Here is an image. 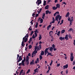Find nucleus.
I'll return each instance as SVG.
<instances>
[{"instance_id":"obj_1","label":"nucleus","mask_w":75,"mask_h":75,"mask_svg":"<svg viewBox=\"0 0 75 75\" xmlns=\"http://www.w3.org/2000/svg\"><path fill=\"white\" fill-rule=\"evenodd\" d=\"M17 61H18L19 59L20 61H21L23 59L22 58V56H19V55L18 54H17V57L16 58Z\"/></svg>"},{"instance_id":"obj_2","label":"nucleus","mask_w":75,"mask_h":75,"mask_svg":"<svg viewBox=\"0 0 75 75\" xmlns=\"http://www.w3.org/2000/svg\"><path fill=\"white\" fill-rule=\"evenodd\" d=\"M28 40V38H25V37H24L23 38L22 41L24 42L25 43L26 42H27Z\"/></svg>"},{"instance_id":"obj_3","label":"nucleus","mask_w":75,"mask_h":75,"mask_svg":"<svg viewBox=\"0 0 75 75\" xmlns=\"http://www.w3.org/2000/svg\"><path fill=\"white\" fill-rule=\"evenodd\" d=\"M37 53V51H34V52H33V53L32 54V57H34V56H35V54Z\"/></svg>"},{"instance_id":"obj_4","label":"nucleus","mask_w":75,"mask_h":75,"mask_svg":"<svg viewBox=\"0 0 75 75\" xmlns=\"http://www.w3.org/2000/svg\"><path fill=\"white\" fill-rule=\"evenodd\" d=\"M61 17V19L62 18V16H60V15L59 14L57 15L55 17V18L57 19H59V18Z\"/></svg>"},{"instance_id":"obj_5","label":"nucleus","mask_w":75,"mask_h":75,"mask_svg":"<svg viewBox=\"0 0 75 75\" xmlns=\"http://www.w3.org/2000/svg\"><path fill=\"white\" fill-rule=\"evenodd\" d=\"M41 0H38V6L40 4H41Z\"/></svg>"},{"instance_id":"obj_6","label":"nucleus","mask_w":75,"mask_h":75,"mask_svg":"<svg viewBox=\"0 0 75 75\" xmlns=\"http://www.w3.org/2000/svg\"><path fill=\"white\" fill-rule=\"evenodd\" d=\"M68 65L67 64L63 66V69L68 68Z\"/></svg>"},{"instance_id":"obj_7","label":"nucleus","mask_w":75,"mask_h":75,"mask_svg":"<svg viewBox=\"0 0 75 75\" xmlns=\"http://www.w3.org/2000/svg\"><path fill=\"white\" fill-rule=\"evenodd\" d=\"M70 14V13H69V12H67V13L66 14V15L65 16L66 18H67V17H69V16Z\"/></svg>"},{"instance_id":"obj_8","label":"nucleus","mask_w":75,"mask_h":75,"mask_svg":"<svg viewBox=\"0 0 75 75\" xmlns=\"http://www.w3.org/2000/svg\"><path fill=\"white\" fill-rule=\"evenodd\" d=\"M59 39L61 41H62V40H65V38L64 37H61L59 38Z\"/></svg>"},{"instance_id":"obj_9","label":"nucleus","mask_w":75,"mask_h":75,"mask_svg":"<svg viewBox=\"0 0 75 75\" xmlns=\"http://www.w3.org/2000/svg\"><path fill=\"white\" fill-rule=\"evenodd\" d=\"M68 35H65V39L66 40H68Z\"/></svg>"},{"instance_id":"obj_10","label":"nucleus","mask_w":75,"mask_h":75,"mask_svg":"<svg viewBox=\"0 0 75 75\" xmlns=\"http://www.w3.org/2000/svg\"><path fill=\"white\" fill-rule=\"evenodd\" d=\"M50 47H49L48 48H46L45 49V52H48V49H50Z\"/></svg>"},{"instance_id":"obj_11","label":"nucleus","mask_w":75,"mask_h":75,"mask_svg":"<svg viewBox=\"0 0 75 75\" xmlns=\"http://www.w3.org/2000/svg\"><path fill=\"white\" fill-rule=\"evenodd\" d=\"M34 60H33L32 61L30 62V65H34Z\"/></svg>"},{"instance_id":"obj_12","label":"nucleus","mask_w":75,"mask_h":75,"mask_svg":"<svg viewBox=\"0 0 75 75\" xmlns=\"http://www.w3.org/2000/svg\"><path fill=\"white\" fill-rule=\"evenodd\" d=\"M59 12L58 11H57L56 12V13H54V16H56L57 14H59Z\"/></svg>"},{"instance_id":"obj_13","label":"nucleus","mask_w":75,"mask_h":75,"mask_svg":"<svg viewBox=\"0 0 75 75\" xmlns=\"http://www.w3.org/2000/svg\"><path fill=\"white\" fill-rule=\"evenodd\" d=\"M49 50H50V51L52 52V51H53V48L52 47H51L50 48Z\"/></svg>"},{"instance_id":"obj_14","label":"nucleus","mask_w":75,"mask_h":75,"mask_svg":"<svg viewBox=\"0 0 75 75\" xmlns=\"http://www.w3.org/2000/svg\"><path fill=\"white\" fill-rule=\"evenodd\" d=\"M24 42L22 41V42L21 45L23 47H24V45H25V44H24Z\"/></svg>"},{"instance_id":"obj_15","label":"nucleus","mask_w":75,"mask_h":75,"mask_svg":"<svg viewBox=\"0 0 75 75\" xmlns=\"http://www.w3.org/2000/svg\"><path fill=\"white\" fill-rule=\"evenodd\" d=\"M56 7H57V8H60V5H59V4H57L56 5Z\"/></svg>"},{"instance_id":"obj_16","label":"nucleus","mask_w":75,"mask_h":75,"mask_svg":"<svg viewBox=\"0 0 75 75\" xmlns=\"http://www.w3.org/2000/svg\"><path fill=\"white\" fill-rule=\"evenodd\" d=\"M28 60H29V57L27 56H26V61H28Z\"/></svg>"},{"instance_id":"obj_17","label":"nucleus","mask_w":75,"mask_h":75,"mask_svg":"<svg viewBox=\"0 0 75 75\" xmlns=\"http://www.w3.org/2000/svg\"><path fill=\"white\" fill-rule=\"evenodd\" d=\"M40 55H44V51H42Z\"/></svg>"},{"instance_id":"obj_18","label":"nucleus","mask_w":75,"mask_h":75,"mask_svg":"<svg viewBox=\"0 0 75 75\" xmlns=\"http://www.w3.org/2000/svg\"><path fill=\"white\" fill-rule=\"evenodd\" d=\"M28 37H29V35H28V34L27 33L26 34V35L24 37H25V38L27 37V38H28Z\"/></svg>"},{"instance_id":"obj_19","label":"nucleus","mask_w":75,"mask_h":75,"mask_svg":"<svg viewBox=\"0 0 75 75\" xmlns=\"http://www.w3.org/2000/svg\"><path fill=\"white\" fill-rule=\"evenodd\" d=\"M61 16L59 17V21L58 22V24H59V23H60V21H61Z\"/></svg>"},{"instance_id":"obj_20","label":"nucleus","mask_w":75,"mask_h":75,"mask_svg":"<svg viewBox=\"0 0 75 75\" xmlns=\"http://www.w3.org/2000/svg\"><path fill=\"white\" fill-rule=\"evenodd\" d=\"M21 60H20V59H19L18 61H17L16 63L17 64V65H18V62H20V61H21Z\"/></svg>"},{"instance_id":"obj_21","label":"nucleus","mask_w":75,"mask_h":75,"mask_svg":"<svg viewBox=\"0 0 75 75\" xmlns=\"http://www.w3.org/2000/svg\"><path fill=\"white\" fill-rule=\"evenodd\" d=\"M70 59L71 61H73L74 60V57H70Z\"/></svg>"},{"instance_id":"obj_22","label":"nucleus","mask_w":75,"mask_h":75,"mask_svg":"<svg viewBox=\"0 0 75 75\" xmlns=\"http://www.w3.org/2000/svg\"><path fill=\"white\" fill-rule=\"evenodd\" d=\"M52 9L54 10H57V7H55V6H54L52 7Z\"/></svg>"},{"instance_id":"obj_23","label":"nucleus","mask_w":75,"mask_h":75,"mask_svg":"<svg viewBox=\"0 0 75 75\" xmlns=\"http://www.w3.org/2000/svg\"><path fill=\"white\" fill-rule=\"evenodd\" d=\"M39 40H41V38H42V35H39Z\"/></svg>"},{"instance_id":"obj_24","label":"nucleus","mask_w":75,"mask_h":75,"mask_svg":"<svg viewBox=\"0 0 75 75\" xmlns=\"http://www.w3.org/2000/svg\"><path fill=\"white\" fill-rule=\"evenodd\" d=\"M48 55H50V56H53V55H52L51 53L50 52H48V54H47V56Z\"/></svg>"},{"instance_id":"obj_25","label":"nucleus","mask_w":75,"mask_h":75,"mask_svg":"<svg viewBox=\"0 0 75 75\" xmlns=\"http://www.w3.org/2000/svg\"><path fill=\"white\" fill-rule=\"evenodd\" d=\"M68 36L69 38H70V39H72V37L71 36V35L70 34H69Z\"/></svg>"},{"instance_id":"obj_26","label":"nucleus","mask_w":75,"mask_h":75,"mask_svg":"<svg viewBox=\"0 0 75 75\" xmlns=\"http://www.w3.org/2000/svg\"><path fill=\"white\" fill-rule=\"evenodd\" d=\"M61 33V32L60 31H59L57 33V35L58 36H59V35H60V33Z\"/></svg>"},{"instance_id":"obj_27","label":"nucleus","mask_w":75,"mask_h":75,"mask_svg":"<svg viewBox=\"0 0 75 75\" xmlns=\"http://www.w3.org/2000/svg\"><path fill=\"white\" fill-rule=\"evenodd\" d=\"M46 1L44 0V2H43V6H45V5H46Z\"/></svg>"},{"instance_id":"obj_28","label":"nucleus","mask_w":75,"mask_h":75,"mask_svg":"<svg viewBox=\"0 0 75 75\" xmlns=\"http://www.w3.org/2000/svg\"><path fill=\"white\" fill-rule=\"evenodd\" d=\"M40 23H42V22H43V19H41L40 21Z\"/></svg>"},{"instance_id":"obj_29","label":"nucleus","mask_w":75,"mask_h":75,"mask_svg":"<svg viewBox=\"0 0 75 75\" xmlns=\"http://www.w3.org/2000/svg\"><path fill=\"white\" fill-rule=\"evenodd\" d=\"M38 22H36V24L35 26V28H37V27H38Z\"/></svg>"},{"instance_id":"obj_30","label":"nucleus","mask_w":75,"mask_h":75,"mask_svg":"<svg viewBox=\"0 0 75 75\" xmlns=\"http://www.w3.org/2000/svg\"><path fill=\"white\" fill-rule=\"evenodd\" d=\"M34 32H35V33H39V32L37 30H36L35 31H34Z\"/></svg>"},{"instance_id":"obj_31","label":"nucleus","mask_w":75,"mask_h":75,"mask_svg":"<svg viewBox=\"0 0 75 75\" xmlns=\"http://www.w3.org/2000/svg\"><path fill=\"white\" fill-rule=\"evenodd\" d=\"M65 30H63L61 31L62 34V33H65Z\"/></svg>"},{"instance_id":"obj_32","label":"nucleus","mask_w":75,"mask_h":75,"mask_svg":"<svg viewBox=\"0 0 75 75\" xmlns=\"http://www.w3.org/2000/svg\"><path fill=\"white\" fill-rule=\"evenodd\" d=\"M40 60H41V59H42V56L41 55H40Z\"/></svg>"},{"instance_id":"obj_33","label":"nucleus","mask_w":75,"mask_h":75,"mask_svg":"<svg viewBox=\"0 0 75 75\" xmlns=\"http://www.w3.org/2000/svg\"><path fill=\"white\" fill-rule=\"evenodd\" d=\"M48 7H49V5H47L45 7V9H48Z\"/></svg>"},{"instance_id":"obj_34","label":"nucleus","mask_w":75,"mask_h":75,"mask_svg":"<svg viewBox=\"0 0 75 75\" xmlns=\"http://www.w3.org/2000/svg\"><path fill=\"white\" fill-rule=\"evenodd\" d=\"M34 71L35 72H38V70L36 69L34 70Z\"/></svg>"},{"instance_id":"obj_35","label":"nucleus","mask_w":75,"mask_h":75,"mask_svg":"<svg viewBox=\"0 0 75 75\" xmlns=\"http://www.w3.org/2000/svg\"><path fill=\"white\" fill-rule=\"evenodd\" d=\"M29 49H31L32 48V45H30L29 46Z\"/></svg>"},{"instance_id":"obj_36","label":"nucleus","mask_w":75,"mask_h":75,"mask_svg":"<svg viewBox=\"0 0 75 75\" xmlns=\"http://www.w3.org/2000/svg\"><path fill=\"white\" fill-rule=\"evenodd\" d=\"M48 13H49V11L47 10L46 11V14H48Z\"/></svg>"},{"instance_id":"obj_37","label":"nucleus","mask_w":75,"mask_h":75,"mask_svg":"<svg viewBox=\"0 0 75 75\" xmlns=\"http://www.w3.org/2000/svg\"><path fill=\"white\" fill-rule=\"evenodd\" d=\"M73 30V29L72 28H70L69 29V30L68 31H72Z\"/></svg>"},{"instance_id":"obj_38","label":"nucleus","mask_w":75,"mask_h":75,"mask_svg":"<svg viewBox=\"0 0 75 75\" xmlns=\"http://www.w3.org/2000/svg\"><path fill=\"white\" fill-rule=\"evenodd\" d=\"M52 62H53V61L52 60H51V63L50 64V66H51V65H52Z\"/></svg>"},{"instance_id":"obj_39","label":"nucleus","mask_w":75,"mask_h":75,"mask_svg":"<svg viewBox=\"0 0 75 75\" xmlns=\"http://www.w3.org/2000/svg\"><path fill=\"white\" fill-rule=\"evenodd\" d=\"M52 47L53 48H55V45H54V44H53L52 45Z\"/></svg>"},{"instance_id":"obj_40","label":"nucleus","mask_w":75,"mask_h":75,"mask_svg":"<svg viewBox=\"0 0 75 75\" xmlns=\"http://www.w3.org/2000/svg\"><path fill=\"white\" fill-rule=\"evenodd\" d=\"M21 65H22L23 66H23H25V63H21Z\"/></svg>"},{"instance_id":"obj_41","label":"nucleus","mask_w":75,"mask_h":75,"mask_svg":"<svg viewBox=\"0 0 75 75\" xmlns=\"http://www.w3.org/2000/svg\"><path fill=\"white\" fill-rule=\"evenodd\" d=\"M53 34V31H50L49 32V34Z\"/></svg>"},{"instance_id":"obj_42","label":"nucleus","mask_w":75,"mask_h":75,"mask_svg":"<svg viewBox=\"0 0 75 75\" xmlns=\"http://www.w3.org/2000/svg\"><path fill=\"white\" fill-rule=\"evenodd\" d=\"M23 70H21L20 74H22L23 72Z\"/></svg>"},{"instance_id":"obj_43","label":"nucleus","mask_w":75,"mask_h":75,"mask_svg":"<svg viewBox=\"0 0 75 75\" xmlns=\"http://www.w3.org/2000/svg\"><path fill=\"white\" fill-rule=\"evenodd\" d=\"M29 62H30L28 61H26V65H28V64H29Z\"/></svg>"},{"instance_id":"obj_44","label":"nucleus","mask_w":75,"mask_h":75,"mask_svg":"<svg viewBox=\"0 0 75 75\" xmlns=\"http://www.w3.org/2000/svg\"><path fill=\"white\" fill-rule=\"evenodd\" d=\"M30 72V69H29L27 72L26 74H28V73H29Z\"/></svg>"},{"instance_id":"obj_45","label":"nucleus","mask_w":75,"mask_h":75,"mask_svg":"<svg viewBox=\"0 0 75 75\" xmlns=\"http://www.w3.org/2000/svg\"><path fill=\"white\" fill-rule=\"evenodd\" d=\"M68 21H71V18H70V17H69L68 18Z\"/></svg>"},{"instance_id":"obj_46","label":"nucleus","mask_w":75,"mask_h":75,"mask_svg":"<svg viewBox=\"0 0 75 75\" xmlns=\"http://www.w3.org/2000/svg\"><path fill=\"white\" fill-rule=\"evenodd\" d=\"M74 57V56H73V53H71L70 54V57Z\"/></svg>"},{"instance_id":"obj_47","label":"nucleus","mask_w":75,"mask_h":75,"mask_svg":"<svg viewBox=\"0 0 75 75\" xmlns=\"http://www.w3.org/2000/svg\"><path fill=\"white\" fill-rule=\"evenodd\" d=\"M33 21H34L33 20H32L30 21V23L32 25H33Z\"/></svg>"},{"instance_id":"obj_48","label":"nucleus","mask_w":75,"mask_h":75,"mask_svg":"<svg viewBox=\"0 0 75 75\" xmlns=\"http://www.w3.org/2000/svg\"><path fill=\"white\" fill-rule=\"evenodd\" d=\"M34 35H35L34 34H33V35L32 36L33 38H35V37Z\"/></svg>"},{"instance_id":"obj_49","label":"nucleus","mask_w":75,"mask_h":75,"mask_svg":"<svg viewBox=\"0 0 75 75\" xmlns=\"http://www.w3.org/2000/svg\"><path fill=\"white\" fill-rule=\"evenodd\" d=\"M60 64H57V67H58L59 66H60Z\"/></svg>"},{"instance_id":"obj_50","label":"nucleus","mask_w":75,"mask_h":75,"mask_svg":"<svg viewBox=\"0 0 75 75\" xmlns=\"http://www.w3.org/2000/svg\"><path fill=\"white\" fill-rule=\"evenodd\" d=\"M31 26H30V27L29 28V30H30V31H31V30H32V28H31Z\"/></svg>"},{"instance_id":"obj_51","label":"nucleus","mask_w":75,"mask_h":75,"mask_svg":"<svg viewBox=\"0 0 75 75\" xmlns=\"http://www.w3.org/2000/svg\"><path fill=\"white\" fill-rule=\"evenodd\" d=\"M39 48L40 49H41L42 48V47H41V44H40L39 46Z\"/></svg>"},{"instance_id":"obj_52","label":"nucleus","mask_w":75,"mask_h":75,"mask_svg":"<svg viewBox=\"0 0 75 75\" xmlns=\"http://www.w3.org/2000/svg\"><path fill=\"white\" fill-rule=\"evenodd\" d=\"M37 49V47L36 46H35V51H36Z\"/></svg>"},{"instance_id":"obj_53","label":"nucleus","mask_w":75,"mask_h":75,"mask_svg":"<svg viewBox=\"0 0 75 75\" xmlns=\"http://www.w3.org/2000/svg\"><path fill=\"white\" fill-rule=\"evenodd\" d=\"M35 15V14L34 13L33 14L32 16H33V17H35V16H34Z\"/></svg>"},{"instance_id":"obj_54","label":"nucleus","mask_w":75,"mask_h":75,"mask_svg":"<svg viewBox=\"0 0 75 75\" xmlns=\"http://www.w3.org/2000/svg\"><path fill=\"white\" fill-rule=\"evenodd\" d=\"M25 61L24 60H22V61L21 63H24L25 62Z\"/></svg>"},{"instance_id":"obj_55","label":"nucleus","mask_w":75,"mask_h":75,"mask_svg":"<svg viewBox=\"0 0 75 75\" xmlns=\"http://www.w3.org/2000/svg\"><path fill=\"white\" fill-rule=\"evenodd\" d=\"M35 37H37V33H35Z\"/></svg>"},{"instance_id":"obj_56","label":"nucleus","mask_w":75,"mask_h":75,"mask_svg":"<svg viewBox=\"0 0 75 75\" xmlns=\"http://www.w3.org/2000/svg\"><path fill=\"white\" fill-rule=\"evenodd\" d=\"M72 22L70 21V25H72Z\"/></svg>"},{"instance_id":"obj_57","label":"nucleus","mask_w":75,"mask_h":75,"mask_svg":"<svg viewBox=\"0 0 75 75\" xmlns=\"http://www.w3.org/2000/svg\"><path fill=\"white\" fill-rule=\"evenodd\" d=\"M62 4H65V5H67V4H66V3L65 2H63L62 3Z\"/></svg>"},{"instance_id":"obj_58","label":"nucleus","mask_w":75,"mask_h":75,"mask_svg":"<svg viewBox=\"0 0 75 75\" xmlns=\"http://www.w3.org/2000/svg\"><path fill=\"white\" fill-rule=\"evenodd\" d=\"M38 16V14H36L35 17H37Z\"/></svg>"},{"instance_id":"obj_59","label":"nucleus","mask_w":75,"mask_h":75,"mask_svg":"<svg viewBox=\"0 0 75 75\" xmlns=\"http://www.w3.org/2000/svg\"><path fill=\"white\" fill-rule=\"evenodd\" d=\"M51 27V25H49L48 26V27H49L50 28Z\"/></svg>"},{"instance_id":"obj_60","label":"nucleus","mask_w":75,"mask_h":75,"mask_svg":"<svg viewBox=\"0 0 75 75\" xmlns=\"http://www.w3.org/2000/svg\"><path fill=\"white\" fill-rule=\"evenodd\" d=\"M54 2L55 3H57L58 2V0H55Z\"/></svg>"},{"instance_id":"obj_61","label":"nucleus","mask_w":75,"mask_h":75,"mask_svg":"<svg viewBox=\"0 0 75 75\" xmlns=\"http://www.w3.org/2000/svg\"><path fill=\"white\" fill-rule=\"evenodd\" d=\"M29 41H32V38H30Z\"/></svg>"},{"instance_id":"obj_62","label":"nucleus","mask_w":75,"mask_h":75,"mask_svg":"<svg viewBox=\"0 0 75 75\" xmlns=\"http://www.w3.org/2000/svg\"><path fill=\"white\" fill-rule=\"evenodd\" d=\"M53 50L54 51H56L57 50V48H53Z\"/></svg>"},{"instance_id":"obj_63","label":"nucleus","mask_w":75,"mask_h":75,"mask_svg":"<svg viewBox=\"0 0 75 75\" xmlns=\"http://www.w3.org/2000/svg\"><path fill=\"white\" fill-rule=\"evenodd\" d=\"M28 56H30V57H31V54L30 53H28Z\"/></svg>"},{"instance_id":"obj_64","label":"nucleus","mask_w":75,"mask_h":75,"mask_svg":"<svg viewBox=\"0 0 75 75\" xmlns=\"http://www.w3.org/2000/svg\"><path fill=\"white\" fill-rule=\"evenodd\" d=\"M74 42H73V44L74 45H75V40H74Z\"/></svg>"}]
</instances>
